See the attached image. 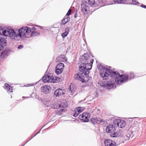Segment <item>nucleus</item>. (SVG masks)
<instances>
[{"label": "nucleus", "instance_id": "obj_1", "mask_svg": "<svg viewBox=\"0 0 146 146\" xmlns=\"http://www.w3.org/2000/svg\"><path fill=\"white\" fill-rule=\"evenodd\" d=\"M98 69L100 70V74L104 80H107L108 77L110 76L112 78H114L116 82L119 83L123 80H119V78H121L119 75L115 72H113L110 70L105 68L101 65L98 66Z\"/></svg>", "mask_w": 146, "mask_h": 146}, {"label": "nucleus", "instance_id": "obj_2", "mask_svg": "<svg viewBox=\"0 0 146 146\" xmlns=\"http://www.w3.org/2000/svg\"><path fill=\"white\" fill-rule=\"evenodd\" d=\"M126 125L125 121L120 119H115L113 123H110L106 128H123Z\"/></svg>", "mask_w": 146, "mask_h": 146}, {"label": "nucleus", "instance_id": "obj_3", "mask_svg": "<svg viewBox=\"0 0 146 146\" xmlns=\"http://www.w3.org/2000/svg\"><path fill=\"white\" fill-rule=\"evenodd\" d=\"M89 73V72H81L80 71V72L75 75V77L76 78L83 82H87L89 79V76H87V74Z\"/></svg>", "mask_w": 146, "mask_h": 146}, {"label": "nucleus", "instance_id": "obj_4", "mask_svg": "<svg viewBox=\"0 0 146 146\" xmlns=\"http://www.w3.org/2000/svg\"><path fill=\"white\" fill-rule=\"evenodd\" d=\"M30 28L26 27L21 28L19 30V36L21 37H27L26 36L31 33Z\"/></svg>", "mask_w": 146, "mask_h": 146}, {"label": "nucleus", "instance_id": "obj_5", "mask_svg": "<svg viewBox=\"0 0 146 146\" xmlns=\"http://www.w3.org/2000/svg\"><path fill=\"white\" fill-rule=\"evenodd\" d=\"M3 35L5 36H9L12 39H15L17 36V34H16V32L13 29H8L4 30L3 32Z\"/></svg>", "mask_w": 146, "mask_h": 146}, {"label": "nucleus", "instance_id": "obj_6", "mask_svg": "<svg viewBox=\"0 0 146 146\" xmlns=\"http://www.w3.org/2000/svg\"><path fill=\"white\" fill-rule=\"evenodd\" d=\"M93 63H83V66L80 67L79 70L81 72H89L88 70H90L92 67V64Z\"/></svg>", "mask_w": 146, "mask_h": 146}, {"label": "nucleus", "instance_id": "obj_7", "mask_svg": "<svg viewBox=\"0 0 146 146\" xmlns=\"http://www.w3.org/2000/svg\"><path fill=\"white\" fill-rule=\"evenodd\" d=\"M117 73H118L121 77V78H119V80H123V81L120 82L119 83H118L116 82L117 84H120L122 82H125L127 81L128 80V78L131 79L134 77V74L133 72L130 73L127 76L123 75H121L119 73L117 72Z\"/></svg>", "mask_w": 146, "mask_h": 146}, {"label": "nucleus", "instance_id": "obj_8", "mask_svg": "<svg viewBox=\"0 0 146 146\" xmlns=\"http://www.w3.org/2000/svg\"><path fill=\"white\" fill-rule=\"evenodd\" d=\"M90 114L88 112L83 113L79 116V118L83 121L87 122L89 121Z\"/></svg>", "mask_w": 146, "mask_h": 146}, {"label": "nucleus", "instance_id": "obj_9", "mask_svg": "<svg viewBox=\"0 0 146 146\" xmlns=\"http://www.w3.org/2000/svg\"><path fill=\"white\" fill-rule=\"evenodd\" d=\"M64 67V64L62 63H58L56 67L55 72L57 74H60L62 72Z\"/></svg>", "mask_w": 146, "mask_h": 146}, {"label": "nucleus", "instance_id": "obj_10", "mask_svg": "<svg viewBox=\"0 0 146 146\" xmlns=\"http://www.w3.org/2000/svg\"><path fill=\"white\" fill-rule=\"evenodd\" d=\"M81 11L84 14H88L90 12L89 7L84 3L81 5Z\"/></svg>", "mask_w": 146, "mask_h": 146}, {"label": "nucleus", "instance_id": "obj_11", "mask_svg": "<svg viewBox=\"0 0 146 146\" xmlns=\"http://www.w3.org/2000/svg\"><path fill=\"white\" fill-rule=\"evenodd\" d=\"M83 60V62H90L93 63L94 60L91 57L89 56L88 54H84L82 58Z\"/></svg>", "mask_w": 146, "mask_h": 146}, {"label": "nucleus", "instance_id": "obj_12", "mask_svg": "<svg viewBox=\"0 0 146 146\" xmlns=\"http://www.w3.org/2000/svg\"><path fill=\"white\" fill-rule=\"evenodd\" d=\"M65 91L64 89H58L56 90L54 94L56 96H59L64 94Z\"/></svg>", "mask_w": 146, "mask_h": 146}, {"label": "nucleus", "instance_id": "obj_13", "mask_svg": "<svg viewBox=\"0 0 146 146\" xmlns=\"http://www.w3.org/2000/svg\"><path fill=\"white\" fill-rule=\"evenodd\" d=\"M30 30L31 31V33L32 32L31 34V36L32 37H34L39 34V31L34 27H33L31 29L30 28Z\"/></svg>", "mask_w": 146, "mask_h": 146}, {"label": "nucleus", "instance_id": "obj_14", "mask_svg": "<svg viewBox=\"0 0 146 146\" xmlns=\"http://www.w3.org/2000/svg\"><path fill=\"white\" fill-rule=\"evenodd\" d=\"M104 143L105 146H115L116 145V143L114 141L109 139L105 140Z\"/></svg>", "mask_w": 146, "mask_h": 146}, {"label": "nucleus", "instance_id": "obj_15", "mask_svg": "<svg viewBox=\"0 0 146 146\" xmlns=\"http://www.w3.org/2000/svg\"><path fill=\"white\" fill-rule=\"evenodd\" d=\"M50 89L51 88L50 86L46 85L42 86L41 88L42 92L45 94L49 93Z\"/></svg>", "mask_w": 146, "mask_h": 146}, {"label": "nucleus", "instance_id": "obj_16", "mask_svg": "<svg viewBox=\"0 0 146 146\" xmlns=\"http://www.w3.org/2000/svg\"><path fill=\"white\" fill-rule=\"evenodd\" d=\"M57 61L58 62H64L67 61V58L64 55H60L57 58Z\"/></svg>", "mask_w": 146, "mask_h": 146}, {"label": "nucleus", "instance_id": "obj_17", "mask_svg": "<svg viewBox=\"0 0 146 146\" xmlns=\"http://www.w3.org/2000/svg\"><path fill=\"white\" fill-rule=\"evenodd\" d=\"M51 75L49 74H47L44 76L42 79V80L44 82H50Z\"/></svg>", "mask_w": 146, "mask_h": 146}, {"label": "nucleus", "instance_id": "obj_18", "mask_svg": "<svg viewBox=\"0 0 146 146\" xmlns=\"http://www.w3.org/2000/svg\"><path fill=\"white\" fill-rule=\"evenodd\" d=\"M67 110L66 108H61L60 109H58L56 113L58 115H60L65 112Z\"/></svg>", "mask_w": 146, "mask_h": 146}, {"label": "nucleus", "instance_id": "obj_19", "mask_svg": "<svg viewBox=\"0 0 146 146\" xmlns=\"http://www.w3.org/2000/svg\"><path fill=\"white\" fill-rule=\"evenodd\" d=\"M60 78L58 77L53 76H51L50 79V83H56L60 81Z\"/></svg>", "mask_w": 146, "mask_h": 146}, {"label": "nucleus", "instance_id": "obj_20", "mask_svg": "<svg viewBox=\"0 0 146 146\" xmlns=\"http://www.w3.org/2000/svg\"><path fill=\"white\" fill-rule=\"evenodd\" d=\"M51 107L55 109H56L57 110L60 109L59 102H57L51 104Z\"/></svg>", "mask_w": 146, "mask_h": 146}, {"label": "nucleus", "instance_id": "obj_21", "mask_svg": "<svg viewBox=\"0 0 146 146\" xmlns=\"http://www.w3.org/2000/svg\"><path fill=\"white\" fill-rule=\"evenodd\" d=\"M60 108H65L67 107V103L65 101H62V102H59Z\"/></svg>", "mask_w": 146, "mask_h": 146}, {"label": "nucleus", "instance_id": "obj_22", "mask_svg": "<svg viewBox=\"0 0 146 146\" xmlns=\"http://www.w3.org/2000/svg\"><path fill=\"white\" fill-rule=\"evenodd\" d=\"M113 86L114 85L113 84L111 83H107L104 84L103 85L104 87L108 89H110L113 88Z\"/></svg>", "mask_w": 146, "mask_h": 146}, {"label": "nucleus", "instance_id": "obj_23", "mask_svg": "<svg viewBox=\"0 0 146 146\" xmlns=\"http://www.w3.org/2000/svg\"><path fill=\"white\" fill-rule=\"evenodd\" d=\"M97 122L98 123H100L101 125H103L104 127H106L107 124V122L102 119H100L98 120Z\"/></svg>", "mask_w": 146, "mask_h": 146}, {"label": "nucleus", "instance_id": "obj_24", "mask_svg": "<svg viewBox=\"0 0 146 146\" xmlns=\"http://www.w3.org/2000/svg\"><path fill=\"white\" fill-rule=\"evenodd\" d=\"M124 133L127 134L129 137L132 138L133 137V132L131 130H125Z\"/></svg>", "mask_w": 146, "mask_h": 146}, {"label": "nucleus", "instance_id": "obj_25", "mask_svg": "<svg viewBox=\"0 0 146 146\" xmlns=\"http://www.w3.org/2000/svg\"><path fill=\"white\" fill-rule=\"evenodd\" d=\"M70 19L69 17H65L62 20V22L61 23V25H64L67 23L69 21Z\"/></svg>", "mask_w": 146, "mask_h": 146}, {"label": "nucleus", "instance_id": "obj_26", "mask_svg": "<svg viewBox=\"0 0 146 146\" xmlns=\"http://www.w3.org/2000/svg\"><path fill=\"white\" fill-rule=\"evenodd\" d=\"M4 86L6 88V89L8 90L10 92H13V89L12 88L9 84H5Z\"/></svg>", "mask_w": 146, "mask_h": 146}, {"label": "nucleus", "instance_id": "obj_27", "mask_svg": "<svg viewBox=\"0 0 146 146\" xmlns=\"http://www.w3.org/2000/svg\"><path fill=\"white\" fill-rule=\"evenodd\" d=\"M6 40L4 38H0V45H6Z\"/></svg>", "mask_w": 146, "mask_h": 146}, {"label": "nucleus", "instance_id": "obj_28", "mask_svg": "<svg viewBox=\"0 0 146 146\" xmlns=\"http://www.w3.org/2000/svg\"><path fill=\"white\" fill-rule=\"evenodd\" d=\"M69 31V28L68 27H67L66 29L65 32L62 33V36L63 38H65L67 36L68 34Z\"/></svg>", "mask_w": 146, "mask_h": 146}, {"label": "nucleus", "instance_id": "obj_29", "mask_svg": "<svg viewBox=\"0 0 146 146\" xmlns=\"http://www.w3.org/2000/svg\"><path fill=\"white\" fill-rule=\"evenodd\" d=\"M85 3L89 4L94 5L95 3V0H85Z\"/></svg>", "mask_w": 146, "mask_h": 146}, {"label": "nucleus", "instance_id": "obj_30", "mask_svg": "<svg viewBox=\"0 0 146 146\" xmlns=\"http://www.w3.org/2000/svg\"><path fill=\"white\" fill-rule=\"evenodd\" d=\"M72 113L74 116L76 117L80 113L78 111V110L76 108L72 111Z\"/></svg>", "mask_w": 146, "mask_h": 146}, {"label": "nucleus", "instance_id": "obj_31", "mask_svg": "<svg viewBox=\"0 0 146 146\" xmlns=\"http://www.w3.org/2000/svg\"><path fill=\"white\" fill-rule=\"evenodd\" d=\"M106 131L108 133H112L115 130V128H106Z\"/></svg>", "mask_w": 146, "mask_h": 146}, {"label": "nucleus", "instance_id": "obj_32", "mask_svg": "<svg viewBox=\"0 0 146 146\" xmlns=\"http://www.w3.org/2000/svg\"><path fill=\"white\" fill-rule=\"evenodd\" d=\"M110 136L111 137H118L119 135H118V133H117V131L116 132H114L113 133H111L110 134Z\"/></svg>", "mask_w": 146, "mask_h": 146}, {"label": "nucleus", "instance_id": "obj_33", "mask_svg": "<svg viewBox=\"0 0 146 146\" xmlns=\"http://www.w3.org/2000/svg\"><path fill=\"white\" fill-rule=\"evenodd\" d=\"M7 51L3 50L1 53V57L2 58H4L7 55Z\"/></svg>", "mask_w": 146, "mask_h": 146}, {"label": "nucleus", "instance_id": "obj_34", "mask_svg": "<svg viewBox=\"0 0 146 146\" xmlns=\"http://www.w3.org/2000/svg\"><path fill=\"white\" fill-rule=\"evenodd\" d=\"M74 85L73 84H72L70 85L69 88V90L70 91V92L72 93L73 92L74 90Z\"/></svg>", "mask_w": 146, "mask_h": 146}, {"label": "nucleus", "instance_id": "obj_35", "mask_svg": "<svg viewBox=\"0 0 146 146\" xmlns=\"http://www.w3.org/2000/svg\"><path fill=\"white\" fill-rule=\"evenodd\" d=\"M76 109L78 110V111L80 113L84 110V108L82 107H78Z\"/></svg>", "mask_w": 146, "mask_h": 146}, {"label": "nucleus", "instance_id": "obj_36", "mask_svg": "<svg viewBox=\"0 0 146 146\" xmlns=\"http://www.w3.org/2000/svg\"><path fill=\"white\" fill-rule=\"evenodd\" d=\"M117 133H118V135L120 136H121L122 134V133H124V131L123 129H121L119 130L118 131H117Z\"/></svg>", "mask_w": 146, "mask_h": 146}, {"label": "nucleus", "instance_id": "obj_37", "mask_svg": "<svg viewBox=\"0 0 146 146\" xmlns=\"http://www.w3.org/2000/svg\"><path fill=\"white\" fill-rule=\"evenodd\" d=\"M121 1L122 3H130L131 0H119Z\"/></svg>", "mask_w": 146, "mask_h": 146}, {"label": "nucleus", "instance_id": "obj_38", "mask_svg": "<svg viewBox=\"0 0 146 146\" xmlns=\"http://www.w3.org/2000/svg\"><path fill=\"white\" fill-rule=\"evenodd\" d=\"M41 130V129H40L38 132H37L35 135H34L32 137H31V138H30L29 140L28 141H27L24 145H23L22 146H24L27 142H28L33 137H34L35 136H36L37 134L38 133H40V131Z\"/></svg>", "mask_w": 146, "mask_h": 146}, {"label": "nucleus", "instance_id": "obj_39", "mask_svg": "<svg viewBox=\"0 0 146 146\" xmlns=\"http://www.w3.org/2000/svg\"><path fill=\"white\" fill-rule=\"evenodd\" d=\"M130 138L127 134H125L123 137L125 141L128 140Z\"/></svg>", "mask_w": 146, "mask_h": 146}, {"label": "nucleus", "instance_id": "obj_40", "mask_svg": "<svg viewBox=\"0 0 146 146\" xmlns=\"http://www.w3.org/2000/svg\"><path fill=\"white\" fill-rule=\"evenodd\" d=\"M72 11V10L71 9H70L68 10L67 13L66 15L67 16H69L71 14Z\"/></svg>", "mask_w": 146, "mask_h": 146}, {"label": "nucleus", "instance_id": "obj_41", "mask_svg": "<svg viewBox=\"0 0 146 146\" xmlns=\"http://www.w3.org/2000/svg\"><path fill=\"white\" fill-rule=\"evenodd\" d=\"M23 45H21L18 46V49H21L23 48Z\"/></svg>", "mask_w": 146, "mask_h": 146}, {"label": "nucleus", "instance_id": "obj_42", "mask_svg": "<svg viewBox=\"0 0 146 146\" xmlns=\"http://www.w3.org/2000/svg\"><path fill=\"white\" fill-rule=\"evenodd\" d=\"M4 47L0 45V51L4 49Z\"/></svg>", "mask_w": 146, "mask_h": 146}, {"label": "nucleus", "instance_id": "obj_43", "mask_svg": "<svg viewBox=\"0 0 146 146\" xmlns=\"http://www.w3.org/2000/svg\"><path fill=\"white\" fill-rule=\"evenodd\" d=\"M132 3L133 4H136V1L135 0H132Z\"/></svg>", "mask_w": 146, "mask_h": 146}, {"label": "nucleus", "instance_id": "obj_44", "mask_svg": "<svg viewBox=\"0 0 146 146\" xmlns=\"http://www.w3.org/2000/svg\"><path fill=\"white\" fill-rule=\"evenodd\" d=\"M141 7L143 8L146 9V6L145 5H141Z\"/></svg>", "mask_w": 146, "mask_h": 146}, {"label": "nucleus", "instance_id": "obj_45", "mask_svg": "<svg viewBox=\"0 0 146 146\" xmlns=\"http://www.w3.org/2000/svg\"><path fill=\"white\" fill-rule=\"evenodd\" d=\"M32 86V84H29L27 85V86H26L29 87V86Z\"/></svg>", "mask_w": 146, "mask_h": 146}, {"label": "nucleus", "instance_id": "obj_46", "mask_svg": "<svg viewBox=\"0 0 146 146\" xmlns=\"http://www.w3.org/2000/svg\"><path fill=\"white\" fill-rule=\"evenodd\" d=\"M24 98H28L29 97H24Z\"/></svg>", "mask_w": 146, "mask_h": 146}, {"label": "nucleus", "instance_id": "obj_47", "mask_svg": "<svg viewBox=\"0 0 146 146\" xmlns=\"http://www.w3.org/2000/svg\"><path fill=\"white\" fill-rule=\"evenodd\" d=\"M32 137L33 136H33V135H32Z\"/></svg>", "mask_w": 146, "mask_h": 146}]
</instances>
